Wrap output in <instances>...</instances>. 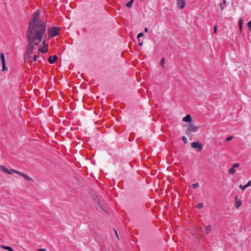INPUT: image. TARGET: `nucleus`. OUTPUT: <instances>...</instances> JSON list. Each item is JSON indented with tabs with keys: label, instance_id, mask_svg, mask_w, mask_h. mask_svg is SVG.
<instances>
[{
	"label": "nucleus",
	"instance_id": "393cba45",
	"mask_svg": "<svg viewBox=\"0 0 251 251\" xmlns=\"http://www.w3.org/2000/svg\"><path fill=\"white\" fill-rule=\"evenodd\" d=\"M160 63L162 66H164V65L165 64V58H162V59L161 60V61H160Z\"/></svg>",
	"mask_w": 251,
	"mask_h": 251
},
{
	"label": "nucleus",
	"instance_id": "6ab92c4d",
	"mask_svg": "<svg viewBox=\"0 0 251 251\" xmlns=\"http://www.w3.org/2000/svg\"><path fill=\"white\" fill-rule=\"evenodd\" d=\"M203 207V204L202 203H200L198 204L196 207L198 209H201Z\"/></svg>",
	"mask_w": 251,
	"mask_h": 251
},
{
	"label": "nucleus",
	"instance_id": "a878e982",
	"mask_svg": "<svg viewBox=\"0 0 251 251\" xmlns=\"http://www.w3.org/2000/svg\"><path fill=\"white\" fill-rule=\"evenodd\" d=\"M38 58H39L38 55H34V57H33V61H36Z\"/></svg>",
	"mask_w": 251,
	"mask_h": 251
},
{
	"label": "nucleus",
	"instance_id": "473e14b6",
	"mask_svg": "<svg viewBox=\"0 0 251 251\" xmlns=\"http://www.w3.org/2000/svg\"><path fill=\"white\" fill-rule=\"evenodd\" d=\"M145 32H147L148 31V29L147 27H146L144 29Z\"/></svg>",
	"mask_w": 251,
	"mask_h": 251
},
{
	"label": "nucleus",
	"instance_id": "cd10ccee",
	"mask_svg": "<svg viewBox=\"0 0 251 251\" xmlns=\"http://www.w3.org/2000/svg\"><path fill=\"white\" fill-rule=\"evenodd\" d=\"M239 187H240L242 190H245V189L247 188V187H246V186H245V185H244V186H242V185H240L239 186Z\"/></svg>",
	"mask_w": 251,
	"mask_h": 251
},
{
	"label": "nucleus",
	"instance_id": "b1692460",
	"mask_svg": "<svg viewBox=\"0 0 251 251\" xmlns=\"http://www.w3.org/2000/svg\"><path fill=\"white\" fill-rule=\"evenodd\" d=\"M240 165L239 163H235L232 165V167H233L234 168H238L240 166Z\"/></svg>",
	"mask_w": 251,
	"mask_h": 251
},
{
	"label": "nucleus",
	"instance_id": "5701e85b",
	"mask_svg": "<svg viewBox=\"0 0 251 251\" xmlns=\"http://www.w3.org/2000/svg\"><path fill=\"white\" fill-rule=\"evenodd\" d=\"M144 36V33L143 32L139 33L137 35V39H139L140 37Z\"/></svg>",
	"mask_w": 251,
	"mask_h": 251
},
{
	"label": "nucleus",
	"instance_id": "9d476101",
	"mask_svg": "<svg viewBox=\"0 0 251 251\" xmlns=\"http://www.w3.org/2000/svg\"><path fill=\"white\" fill-rule=\"evenodd\" d=\"M235 206L237 208H238L242 205V201L239 199L237 197L235 198Z\"/></svg>",
	"mask_w": 251,
	"mask_h": 251
},
{
	"label": "nucleus",
	"instance_id": "f3484780",
	"mask_svg": "<svg viewBox=\"0 0 251 251\" xmlns=\"http://www.w3.org/2000/svg\"><path fill=\"white\" fill-rule=\"evenodd\" d=\"M134 1V0H130L129 1H128L126 4V6L128 7V8H130V7H131L132 4H133V2Z\"/></svg>",
	"mask_w": 251,
	"mask_h": 251
},
{
	"label": "nucleus",
	"instance_id": "20e7f679",
	"mask_svg": "<svg viewBox=\"0 0 251 251\" xmlns=\"http://www.w3.org/2000/svg\"><path fill=\"white\" fill-rule=\"evenodd\" d=\"M0 170L4 172L5 173H6L7 174H9V175H11L12 173L16 174V172H17V170H16L15 169L8 170L4 166H0Z\"/></svg>",
	"mask_w": 251,
	"mask_h": 251
},
{
	"label": "nucleus",
	"instance_id": "f03ea898",
	"mask_svg": "<svg viewBox=\"0 0 251 251\" xmlns=\"http://www.w3.org/2000/svg\"><path fill=\"white\" fill-rule=\"evenodd\" d=\"M60 28L58 26H51L48 29V38H52L59 35Z\"/></svg>",
	"mask_w": 251,
	"mask_h": 251
},
{
	"label": "nucleus",
	"instance_id": "c756f323",
	"mask_svg": "<svg viewBox=\"0 0 251 251\" xmlns=\"http://www.w3.org/2000/svg\"><path fill=\"white\" fill-rule=\"evenodd\" d=\"M38 251H46V250L44 248H40L38 249Z\"/></svg>",
	"mask_w": 251,
	"mask_h": 251
},
{
	"label": "nucleus",
	"instance_id": "4468645a",
	"mask_svg": "<svg viewBox=\"0 0 251 251\" xmlns=\"http://www.w3.org/2000/svg\"><path fill=\"white\" fill-rule=\"evenodd\" d=\"M226 0H223V2L219 4V6H220V7L221 8L222 12L224 10L223 5H226Z\"/></svg>",
	"mask_w": 251,
	"mask_h": 251
},
{
	"label": "nucleus",
	"instance_id": "aec40b11",
	"mask_svg": "<svg viewBox=\"0 0 251 251\" xmlns=\"http://www.w3.org/2000/svg\"><path fill=\"white\" fill-rule=\"evenodd\" d=\"M199 187V183L197 182V183H195L194 184H193L192 185V187L194 188V189H196L197 188H198Z\"/></svg>",
	"mask_w": 251,
	"mask_h": 251
},
{
	"label": "nucleus",
	"instance_id": "f704fd0d",
	"mask_svg": "<svg viewBox=\"0 0 251 251\" xmlns=\"http://www.w3.org/2000/svg\"><path fill=\"white\" fill-rule=\"evenodd\" d=\"M11 251H14L13 250H12Z\"/></svg>",
	"mask_w": 251,
	"mask_h": 251
},
{
	"label": "nucleus",
	"instance_id": "412c9836",
	"mask_svg": "<svg viewBox=\"0 0 251 251\" xmlns=\"http://www.w3.org/2000/svg\"><path fill=\"white\" fill-rule=\"evenodd\" d=\"M233 139V136H230L226 138L225 141H230V140H232Z\"/></svg>",
	"mask_w": 251,
	"mask_h": 251
},
{
	"label": "nucleus",
	"instance_id": "423d86ee",
	"mask_svg": "<svg viewBox=\"0 0 251 251\" xmlns=\"http://www.w3.org/2000/svg\"><path fill=\"white\" fill-rule=\"evenodd\" d=\"M200 126H195L193 124L189 125L188 127V132H196L200 128Z\"/></svg>",
	"mask_w": 251,
	"mask_h": 251
},
{
	"label": "nucleus",
	"instance_id": "2f4dec72",
	"mask_svg": "<svg viewBox=\"0 0 251 251\" xmlns=\"http://www.w3.org/2000/svg\"><path fill=\"white\" fill-rule=\"evenodd\" d=\"M114 232H115V234H116V236H117V238H118V234H117V231H116L115 229H114Z\"/></svg>",
	"mask_w": 251,
	"mask_h": 251
},
{
	"label": "nucleus",
	"instance_id": "0eeeda50",
	"mask_svg": "<svg viewBox=\"0 0 251 251\" xmlns=\"http://www.w3.org/2000/svg\"><path fill=\"white\" fill-rule=\"evenodd\" d=\"M191 147L196 149L198 151H201L202 149V146L200 142H192Z\"/></svg>",
	"mask_w": 251,
	"mask_h": 251
},
{
	"label": "nucleus",
	"instance_id": "7ed1b4c3",
	"mask_svg": "<svg viewBox=\"0 0 251 251\" xmlns=\"http://www.w3.org/2000/svg\"><path fill=\"white\" fill-rule=\"evenodd\" d=\"M40 14V12L39 10H36L34 14H33L32 19L30 22V24H34L36 22L39 21H43V20L39 19V16Z\"/></svg>",
	"mask_w": 251,
	"mask_h": 251
},
{
	"label": "nucleus",
	"instance_id": "dca6fc26",
	"mask_svg": "<svg viewBox=\"0 0 251 251\" xmlns=\"http://www.w3.org/2000/svg\"><path fill=\"white\" fill-rule=\"evenodd\" d=\"M1 248L3 249H5L6 250H8L9 251H11L12 250H13V249L11 247H9V246H4V245H1Z\"/></svg>",
	"mask_w": 251,
	"mask_h": 251
},
{
	"label": "nucleus",
	"instance_id": "f8f14e48",
	"mask_svg": "<svg viewBox=\"0 0 251 251\" xmlns=\"http://www.w3.org/2000/svg\"><path fill=\"white\" fill-rule=\"evenodd\" d=\"M57 60V56H51L49 57V61L50 64H53Z\"/></svg>",
	"mask_w": 251,
	"mask_h": 251
},
{
	"label": "nucleus",
	"instance_id": "f257e3e1",
	"mask_svg": "<svg viewBox=\"0 0 251 251\" xmlns=\"http://www.w3.org/2000/svg\"><path fill=\"white\" fill-rule=\"evenodd\" d=\"M46 28V24L44 21H39L34 24H29L27 31L28 45L26 50V53L28 55L32 54L34 46L40 47L41 44L43 46L41 48L40 47L38 50L44 53L48 51L49 46L46 43V40H43Z\"/></svg>",
	"mask_w": 251,
	"mask_h": 251
},
{
	"label": "nucleus",
	"instance_id": "6e6552de",
	"mask_svg": "<svg viewBox=\"0 0 251 251\" xmlns=\"http://www.w3.org/2000/svg\"><path fill=\"white\" fill-rule=\"evenodd\" d=\"M177 8L182 9L185 7L186 4L185 0H176Z\"/></svg>",
	"mask_w": 251,
	"mask_h": 251
},
{
	"label": "nucleus",
	"instance_id": "a211bd4d",
	"mask_svg": "<svg viewBox=\"0 0 251 251\" xmlns=\"http://www.w3.org/2000/svg\"><path fill=\"white\" fill-rule=\"evenodd\" d=\"M238 24H239V26L240 30L241 31L242 27V20L241 19L239 20Z\"/></svg>",
	"mask_w": 251,
	"mask_h": 251
},
{
	"label": "nucleus",
	"instance_id": "39448f33",
	"mask_svg": "<svg viewBox=\"0 0 251 251\" xmlns=\"http://www.w3.org/2000/svg\"><path fill=\"white\" fill-rule=\"evenodd\" d=\"M0 59L1 60L2 65V71H5L7 70V68H6L5 66V59L3 53H0Z\"/></svg>",
	"mask_w": 251,
	"mask_h": 251
},
{
	"label": "nucleus",
	"instance_id": "2eb2a0df",
	"mask_svg": "<svg viewBox=\"0 0 251 251\" xmlns=\"http://www.w3.org/2000/svg\"><path fill=\"white\" fill-rule=\"evenodd\" d=\"M228 172L231 175L234 174L236 172L235 168L232 166V167L229 170Z\"/></svg>",
	"mask_w": 251,
	"mask_h": 251
},
{
	"label": "nucleus",
	"instance_id": "72a5a7b5",
	"mask_svg": "<svg viewBox=\"0 0 251 251\" xmlns=\"http://www.w3.org/2000/svg\"><path fill=\"white\" fill-rule=\"evenodd\" d=\"M139 45L140 46H141L143 45V43L142 42L140 43V41L139 40Z\"/></svg>",
	"mask_w": 251,
	"mask_h": 251
},
{
	"label": "nucleus",
	"instance_id": "9b49d317",
	"mask_svg": "<svg viewBox=\"0 0 251 251\" xmlns=\"http://www.w3.org/2000/svg\"><path fill=\"white\" fill-rule=\"evenodd\" d=\"M183 122L190 123L192 121L191 116L189 114H187L185 117L183 118Z\"/></svg>",
	"mask_w": 251,
	"mask_h": 251
},
{
	"label": "nucleus",
	"instance_id": "bb28decb",
	"mask_svg": "<svg viewBox=\"0 0 251 251\" xmlns=\"http://www.w3.org/2000/svg\"><path fill=\"white\" fill-rule=\"evenodd\" d=\"M245 186L247 188L251 186V180L249 181Z\"/></svg>",
	"mask_w": 251,
	"mask_h": 251
},
{
	"label": "nucleus",
	"instance_id": "4be33fe9",
	"mask_svg": "<svg viewBox=\"0 0 251 251\" xmlns=\"http://www.w3.org/2000/svg\"><path fill=\"white\" fill-rule=\"evenodd\" d=\"M247 26L248 29L251 31V21L248 23Z\"/></svg>",
	"mask_w": 251,
	"mask_h": 251
},
{
	"label": "nucleus",
	"instance_id": "ddd939ff",
	"mask_svg": "<svg viewBox=\"0 0 251 251\" xmlns=\"http://www.w3.org/2000/svg\"><path fill=\"white\" fill-rule=\"evenodd\" d=\"M212 229L211 226L209 225L205 227V232L206 234L210 233Z\"/></svg>",
	"mask_w": 251,
	"mask_h": 251
},
{
	"label": "nucleus",
	"instance_id": "1a4fd4ad",
	"mask_svg": "<svg viewBox=\"0 0 251 251\" xmlns=\"http://www.w3.org/2000/svg\"><path fill=\"white\" fill-rule=\"evenodd\" d=\"M16 174L23 176L28 181H31V182L33 181V179L31 177L27 176L26 174H25L21 172L17 171V172H16Z\"/></svg>",
	"mask_w": 251,
	"mask_h": 251
},
{
	"label": "nucleus",
	"instance_id": "c85d7f7f",
	"mask_svg": "<svg viewBox=\"0 0 251 251\" xmlns=\"http://www.w3.org/2000/svg\"><path fill=\"white\" fill-rule=\"evenodd\" d=\"M217 25H215L214 27V33H216V32H217Z\"/></svg>",
	"mask_w": 251,
	"mask_h": 251
},
{
	"label": "nucleus",
	"instance_id": "7c9ffc66",
	"mask_svg": "<svg viewBox=\"0 0 251 251\" xmlns=\"http://www.w3.org/2000/svg\"><path fill=\"white\" fill-rule=\"evenodd\" d=\"M182 139L183 140V141H185L186 140V138L184 136H183L182 137Z\"/></svg>",
	"mask_w": 251,
	"mask_h": 251
}]
</instances>
